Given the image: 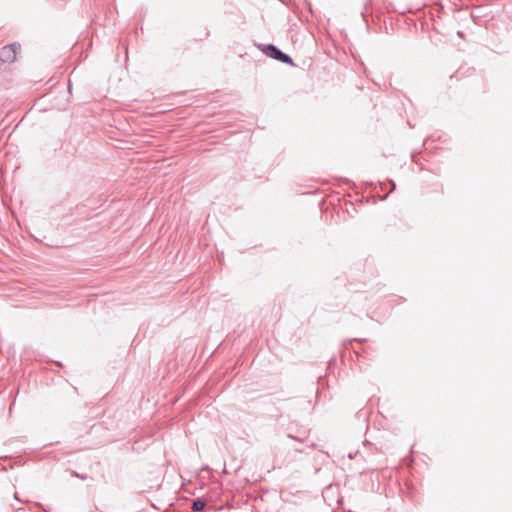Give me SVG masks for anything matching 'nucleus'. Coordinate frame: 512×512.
I'll return each mask as SVG.
<instances>
[{
    "mask_svg": "<svg viewBox=\"0 0 512 512\" xmlns=\"http://www.w3.org/2000/svg\"><path fill=\"white\" fill-rule=\"evenodd\" d=\"M260 50L268 57L281 63L294 65L293 59L273 44H260Z\"/></svg>",
    "mask_w": 512,
    "mask_h": 512,
    "instance_id": "obj_1",
    "label": "nucleus"
},
{
    "mask_svg": "<svg viewBox=\"0 0 512 512\" xmlns=\"http://www.w3.org/2000/svg\"><path fill=\"white\" fill-rule=\"evenodd\" d=\"M19 49L20 45L17 43H12L2 47L0 49V60L5 63L14 62Z\"/></svg>",
    "mask_w": 512,
    "mask_h": 512,
    "instance_id": "obj_2",
    "label": "nucleus"
},
{
    "mask_svg": "<svg viewBox=\"0 0 512 512\" xmlns=\"http://www.w3.org/2000/svg\"><path fill=\"white\" fill-rule=\"evenodd\" d=\"M206 506V502L200 498L196 499L192 503V510L195 512L202 511Z\"/></svg>",
    "mask_w": 512,
    "mask_h": 512,
    "instance_id": "obj_3",
    "label": "nucleus"
},
{
    "mask_svg": "<svg viewBox=\"0 0 512 512\" xmlns=\"http://www.w3.org/2000/svg\"><path fill=\"white\" fill-rule=\"evenodd\" d=\"M390 183H391V185H392V189H391V191L395 190V188H396V184L394 183V181H392V180H391V181H390Z\"/></svg>",
    "mask_w": 512,
    "mask_h": 512,
    "instance_id": "obj_4",
    "label": "nucleus"
}]
</instances>
